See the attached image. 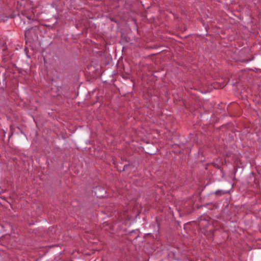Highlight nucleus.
Here are the masks:
<instances>
[{
    "label": "nucleus",
    "mask_w": 261,
    "mask_h": 261,
    "mask_svg": "<svg viewBox=\"0 0 261 261\" xmlns=\"http://www.w3.org/2000/svg\"><path fill=\"white\" fill-rule=\"evenodd\" d=\"M200 84L204 88L203 89H201V87L199 88V90L202 93H206V92H207L209 91L208 89L207 88V86L209 85V84L207 83V81H206L205 80H203L202 81H200L199 83H197V86L198 85V86H199Z\"/></svg>",
    "instance_id": "obj_1"
},
{
    "label": "nucleus",
    "mask_w": 261,
    "mask_h": 261,
    "mask_svg": "<svg viewBox=\"0 0 261 261\" xmlns=\"http://www.w3.org/2000/svg\"><path fill=\"white\" fill-rule=\"evenodd\" d=\"M227 83L225 82H222L221 83L220 82H214L212 86L215 89H220L224 87L226 85Z\"/></svg>",
    "instance_id": "obj_2"
},
{
    "label": "nucleus",
    "mask_w": 261,
    "mask_h": 261,
    "mask_svg": "<svg viewBox=\"0 0 261 261\" xmlns=\"http://www.w3.org/2000/svg\"><path fill=\"white\" fill-rule=\"evenodd\" d=\"M208 224L209 222L207 220L200 219L199 220H198V224L197 223V225H198L200 228H202L207 226L208 225Z\"/></svg>",
    "instance_id": "obj_3"
},
{
    "label": "nucleus",
    "mask_w": 261,
    "mask_h": 261,
    "mask_svg": "<svg viewBox=\"0 0 261 261\" xmlns=\"http://www.w3.org/2000/svg\"><path fill=\"white\" fill-rule=\"evenodd\" d=\"M228 193V191H222V190H217L215 192V194L216 195H219V196H221V195H224L225 194H227Z\"/></svg>",
    "instance_id": "obj_4"
},
{
    "label": "nucleus",
    "mask_w": 261,
    "mask_h": 261,
    "mask_svg": "<svg viewBox=\"0 0 261 261\" xmlns=\"http://www.w3.org/2000/svg\"><path fill=\"white\" fill-rule=\"evenodd\" d=\"M198 112H199L200 114L204 112V111H203V108H201V107H200V108H199V111H198Z\"/></svg>",
    "instance_id": "obj_5"
},
{
    "label": "nucleus",
    "mask_w": 261,
    "mask_h": 261,
    "mask_svg": "<svg viewBox=\"0 0 261 261\" xmlns=\"http://www.w3.org/2000/svg\"><path fill=\"white\" fill-rule=\"evenodd\" d=\"M196 101H197V105L198 104V105H199V103H200V101H199V100H198V99L197 98ZM200 103H201V102H200Z\"/></svg>",
    "instance_id": "obj_6"
}]
</instances>
